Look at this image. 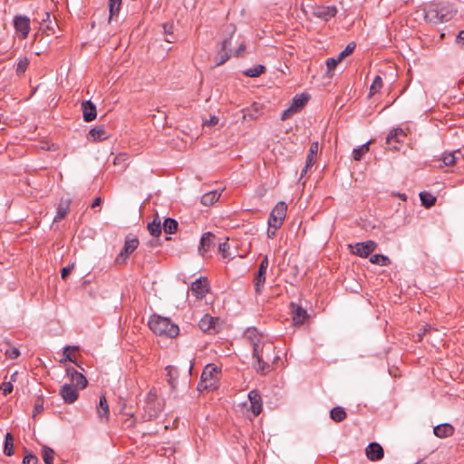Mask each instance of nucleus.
<instances>
[{"label":"nucleus","mask_w":464,"mask_h":464,"mask_svg":"<svg viewBox=\"0 0 464 464\" xmlns=\"http://www.w3.org/2000/svg\"><path fill=\"white\" fill-rule=\"evenodd\" d=\"M295 112L294 111V110L292 108H287L286 110H285L281 115V120L282 121H285L286 119H288L290 116H292L293 114H295Z\"/></svg>","instance_id":"nucleus-58"},{"label":"nucleus","mask_w":464,"mask_h":464,"mask_svg":"<svg viewBox=\"0 0 464 464\" xmlns=\"http://www.w3.org/2000/svg\"><path fill=\"white\" fill-rule=\"evenodd\" d=\"M53 457H54L53 450L47 446H44L43 448V459H44V463L53 462Z\"/></svg>","instance_id":"nucleus-45"},{"label":"nucleus","mask_w":464,"mask_h":464,"mask_svg":"<svg viewBox=\"0 0 464 464\" xmlns=\"http://www.w3.org/2000/svg\"><path fill=\"white\" fill-rule=\"evenodd\" d=\"M215 236L211 232L204 233L200 239V245L198 247L201 255H205L214 245Z\"/></svg>","instance_id":"nucleus-25"},{"label":"nucleus","mask_w":464,"mask_h":464,"mask_svg":"<svg viewBox=\"0 0 464 464\" xmlns=\"http://www.w3.org/2000/svg\"><path fill=\"white\" fill-rule=\"evenodd\" d=\"M220 195H221L220 192H218V190H213V191L205 193L201 197V203L205 206H211L218 200V198H220Z\"/></svg>","instance_id":"nucleus-30"},{"label":"nucleus","mask_w":464,"mask_h":464,"mask_svg":"<svg viewBox=\"0 0 464 464\" xmlns=\"http://www.w3.org/2000/svg\"><path fill=\"white\" fill-rule=\"evenodd\" d=\"M383 455V449L377 442H371L366 448V456L372 461L382 459Z\"/></svg>","instance_id":"nucleus-20"},{"label":"nucleus","mask_w":464,"mask_h":464,"mask_svg":"<svg viewBox=\"0 0 464 464\" xmlns=\"http://www.w3.org/2000/svg\"><path fill=\"white\" fill-rule=\"evenodd\" d=\"M37 16L41 19V28L44 31V33L47 35L53 34L55 33V27L58 25L55 21L53 23L50 21V13L44 11L42 14H40V13L37 12Z\"/></svg>","instance_id":"nucleus-16"},{"label":"nucleus","mask_w":464,"mask_h":464,"mask_svg":"<svg viewBox=\"0 0 464 464\" xmlns=\"http://www.w3.org/2000/svg\"><path fill=\"white\" fill-rule=\"evenodd\" d=\"M74 268V264H71L65 267H63L62 270H61V276L63 280L66 279V277L71 274V272L73 270Z\"/></svg>","instance_id":"nucleus-55"},{"label":"nucleus","mask_w":464,"mask_h":464,"mask_svg":"<svg viewBox=\"0 0 464 464\" xmlns=\"http://www.w3.org/2000/svg\"><path fill=\"white\" fill-rule=\"evenodd\" d=\"M28 65H29V61L27 58L24 57L23 59H20L17 63L16 73L18 75L24 74V72L26 71Z\"/></svg>","instance_id":"nucleus-48"},{"label":"nucleus","mask_w":464,"mask_h":464,"mask_svg":"<svg viewBox=\"0 0 464 464\" xmlns=\"http://www.w3.org/2000/svg\"><path fill=\"white\" fill-rule=\"evenodd\" d=\"M166 371L167 375L169 376V382L172 387H174L177 380V371L173 366L170 365L166 367Z\"/></svg>","instance_id":"nucleus-46"},{"label":"nucleus","mask_w":464,"mask_h":464,"mask_svg":"<svg viewBox=\"0 0 464 464\" xmlns=\"http://www.w3.org/2000/svg\"><path fill=\"white\" fill-rule=\"evenodd\" d=\"M218 118L217 116H212L209 121H206L205 124L208 126H215L218 123Z\"/></svg>","instance_id":"nucleus-60"},{"label":"nucleus","mask_w":464,"mask_h":464,"mask_svg":"<svg viewBox=\"0 0 464 464\" xmlns=\"http://www.w3.org/2000/svg\"><path fill=\"white\" fill-rule=\"evenodd\" d=\"M309 100V95L306 93H301L299 95H295L293 100L292 103L289 106L294 110V111L296 113L307 103Z\"/></svg>","instance_id":"nucleus-27"},{"label":"nucleus","mask_w":464,"mask_h":464,"mask_svg":"<svg viewBox=\"0 0 464 464\" xmlns=\"http://www.w3.org/2000/svg\"><path fill=\"white\" fill-rule=\"evenodd\" d=\"M220 369L214 364H208L203 369L200 382L198 384V391H213L218 389L220 379Z\"/></svg>","instance_id":"nucleus-4"},{"label":"nucleus","mask_w":464,"mask_h":464,"mask_svg":"<svg viewBox=\"0 0 464 464\" xmlns=\"http://www.w3.org/2000/svg\"><path fill=\"white\" fill-rule=\"evenodd\" d=\"M147 228L151 236L156 237L160 236L162 227L160 225V218H154L152 222L148 224Z\"/></svg>","instance_id":"nucleus-35"},{"label":"nucleus","mask_w":464,"mask_h":464,"mask_svg":"<svg viewBox=\"0 0 464 464\" xmlns=\"http://www.w3.org/2000/svg\"><path fill=\"white\" fill-rule=\"evenodd\" d=\"M164 34L166 36V41L168 43H174L176 38L174 36V24L172 22L166 23L163 24Z\"/></svg>","instance_id":"nucleus-41"},{"label":"nucleus","mask_w":464,"mask_h":464,"mask_svg":"<svg viewBox=\"0 0 464 464\" xmlns=\"http://www.w3.org/2000/svg\"><path fill=\"white\" fill-rule=\"evenodd\" d=\"M266 72V67L262 64H257L252 68L244 71V75L247 77H258Z\"/></svg>","instance_id":"nucleus-39"},{"label":"nucleus","mask_w":464,"mask_h":464,"mask_svg":"<svg viewBox=\"0 0 464 464\" xmlns=\"http://www.w3.org/2000/svg\"><path fill=\"white\" fill-rule=\"evenodd\" d=\"M190 291L197 299L204 298L209 291V284L208 279L206 277L197 279L192 283Z\"/></svg>","instance_id":"nucleus-11"},{"label":"nucleus","mask_w":464,"mask_h":464,"mask_svg":"<svg viewBox=\"0 0 464 464\" xmlns=\"http://www.w3.org/2000/svg\"><path fill=\"white\" fill-rule=\"evenodd\" d=\"M38 459L34 454H28L24 457L23 464H37Z\"/></svg>","instance_id":"nucleus-53"},{"label":"nucleus","mask_w":464,"mask_h":464,"mask_svg":"<svg viewBox=\"0 0 464 464\" xmlns=\"http://www.w3.org/2000/svg\"><path fill=\"white\" fill-rule=\"evenodd\" d=\"M420 198L421 201V204L426 208H430L435 205L436 203V198L426 191H422L420 193Z\"/></svg>","instance_id":"nucleus-37"},{"label":"nucleus","mask_w":464,"mask_h":464,"mask_svg":"<svg viewBox=\"0 0 464 464\" xmlns=\"http://www.w3.org/2000/svg\"><path fill=\"white\" fill-rule=\"evenodd\" d=\"M44 398L39 396L36 398L34 407V414L33 417L34 418L37 414L41 413L44 411Z\"/></svg>","instance_id":"nucleus-49"},{"label":"nucleus","mask_w":464,"mask_h":464,"mask_svg":"<svg viewBox=\"0 0 464 464\" xmlns=\"http://www.w3.org/2000/svg\"><path fill=\"white\" fill-rule=\"evenodd\" d=\"M317 153H318V143L313 142L309 148V152L306 156L305 166L301 172L300 179H302L303 177L308 171V169H311L314 165Z\"/></svg>","instance_id":"nucleus-17"},{"label":"nucleus","mask_w":464,"mask_h":464,"mask_svg":"<svg viewBox=\"0 0 464 464\" xmlns=\"http://www.w3.org/2000/svg\"><path fill=\"white\" fill-rule=\"evenodd\" d=\"M248 399L250 401V411L255 416L259 415L263 410V401L259 392L256 390L250 391Z\"/></svg>","instance_id":"nucleus-14"},{"label":"nucleus","mask_w":464,"mask_h":464,"mask_svg":"<svg viewBox=\"0 0 464 464\" xmlns=\"http://www.w3.org/2000/svg\"><path fill=\"white\" fill-rule=\"evenodd\" d=\"M269 266L268 256H265L259 264L258 271L256 273L253 283L256 294L260 295L266 283V275Z\"/></svg>","instance_id":"nucleus-7"},{"label":"nucleus","mask_w":464,"mask_h":464,"mask_svg":"<svg viewBox=\"0 0 464 464\" xmlns=\"http://www.w3.org/2000/svg\"><path fill=\"white\" fill-rule=\"evenodd\" d=\"M82 111L83 120L86 122L93 121L97 116L96 106L91 101H85L82 103Z\"/></svg>","instance_id":"nucleus-22"},{"label":"nucleus","mask_w":464,"mask_h":464,"mask_svg":"<svg viewBox=\"0 0 464 464\" xmlns=\"http://www.w3.org/2000/svg\"><path fill=\"white\" fill-rule=\"evenodd\" d=\"M14 26L19 37L25 39L30 32V19L27 16L16 15L14 18Z\"/></svg>","instance_id":"nucleus-12"},{"label":"nucleus","mask_w":464,"mask_h":464,"mask_svg":"<svg viewBox=\"0 0 464 464\" xmlns=\"http://www.w3.org/2000/svg\"><path fill=\"white\" fill-rule=\"evenodd\" d=\"M0 389L2 390L4 395H8L13 392L14 386L11 382H4L1 384Z\"/></svg>","instance_id":"nucleus-52"},{"label":"nucleus","mask_w":464,"mask_h":464,"mask_svg":"<svg viewBox=\"0 0 464 464\" xmlns=\"http://www.w3.org/2000/svg\"><path fill=\"white\" fill-rule=\"evenodd\" d=\"M101 203H102V198H96L93 200L92 204V208H95V207H97V206H100V205H101Z\"/></svg>","instance_id":"nucleus-64"},{"label":"nucleus","mask_w":464,"mask_h":464,"mask_svg":"<svg viewBox=\"0 0 464 464\" xmlns=\"http://www.w3.org/2000/svg\"><path fill=\"white\" fill-rule=\"evenodd\" d=\"M382 88V79L381 76L377 75L375 76L372 85H371V88H370V95H374L375 93H377L378 92H380V90Z\"/></svg>","instance_id":"nucleus-44"},{"label":"nucleus","mask_w":464,"mask_h":464,"mask_svg":"<svg viewBox=\"0 0 464 464\" xmlns=\"http://www.w3.org/2000/svg\"><path fill=\"white\" fill-rule=\"evenodd\" d=\"M276 230H277V229H275V228H273L272 227H269V226H268V228H267V237H268L269 238H274V237H275V236H276Z\"/></svg>","instance_id":"nucleus-61"},{"label":"nucleus","mask_w":464,"mask_h":464,"mask_svg":"<svg viewBox=\"0 0 464 464\" xmlns=\"http://www.w3.org/2000/svg\"><path fill=\"white\" fill-rule=\"evenodd\" d=\"M231 45V37L227 38L222 42L221 49L218 51L216 57V66L222 65L230 58V53L227 48Z\"/></svg>","instance_id":"nucleus-21"},{"label":"nucleus","mask_w":464,"mask_h":464,"mask_svg":"<svg viewBox=\"0 0 464 464\" xmlns=\"http://www.w3.org/2000/svg\"><path fill=\"white\" fill-rule=\"evenodd\" d=\"M218 251L221 253L224 258H232L231 253L229 252V245L227 242L218 244Z\"/></svg>","instance_id":"nucleus-47"},{"label":"nucleus","mask_w":464,"mask_h":464,"mask_svg":"<svg viewBox=\"0 0 464 464\" xmlns=\"http://www.w3.org/2000/svg\"><path fill=\"white\" fill-rule=\"evenodd\" d=\"M70 201H61L57 208L56 216L53 218V222H59L64 218L69 211Z\"/></svg>","instance_id":"nucleus-31"},{"label":"nucleus","mask_w":464,"mask_h":464,"mask_svg":"<svg viewBox=\"0 0 464 464\" xmlns=\"http://www.w3.org/2000/svg\"><path fill=\"white\" fill-rule=\"evenodd\" d=\"M161 411L162 404L158 399L156 390L153 388L150 390L146 396L144 414L142 418L144 420H150L154 418H157Z\"/></svg>","instance_id":"nucleus-5"},{"label":"nucleus","mask_w":464,"mask_h":464,"mask_svg":"<svg viewBox=\"0 0 464 464\" xmlns=\"http://www.w3.org/2000/svg\"><path fill=\"white\" fill-rule=\"evenodd\" d=\"M406 133L402 129L397 128L390 131L386 138V142L392 144V142L401 143L403 142Z\"/></svg>","instance_id":"nucleus-28"},{"label":"nucleus","mask_w":464,"mask_h":464,"mask_svg":"<svg viewBox=\"0 0 464 464\" xmlns=\"http://www.w3.org/2000/svg\"><path fill=\"white\" fill-rule=\"evenodd\" d=\"M97 415L103 422H108L110 419L109 403L104 395L100 397L99 405L97 406Z\"/></svg>","instance_id":"nucleus-23"},{"label":"nucleus","mask_w":464,"mask_h":464,"mask_svg":"<svg viewBox=\"0 0 464 464\" xmlns=\"http://www.w3.org/2000/svg\"><path fill=\"white\" fill-rule=\"evenodd\" d=\"M253 355L256 358L257 365L256 369L263 375L267 374L271 369V362L278 359L279 356L275 353V346L272 343L264 342L262 343H255Z\"/></svg>","instance_id":"nucleus-1"},{"label":"nucleus","mask_w":464,"mask_h":464,"mask_svg":"<svg viewBox=\"0 0 464 464\" xmlns=\"http://www.w3.org/2000/svg\"><path fill=\"white\" fill-rule=\"evenodd\" d=\"M245 51H246V45H245V44L242 43V44H239V46L236 50L235 55L237 57H241V56H243Z\"/></svg>","instance_id":"nucleus-59"},{"label":"nucleus","mask_w":464,"mask_h":464,"mask_svg":"<svg viewBox=\"0 0 464 464\" xmlns=\"http://www.w3.org/2000/svg\"><path fill=\"white\" fill-rule=\"evenodd\" d=\"M453 6L448 3L431 5L425 12V20L429 23L439 24L448 22L456 14Z\"/></svg>","instance_id":"nucleus-2"},{"label":"nucleus","mask_w":464,"mask_h":464,"mask_svg":"<svg viewBox=\"0 0 464 464\" xmlns=\"http://www.w3.org/2000/svg\"><path fill=\"white\" fill-rule=\"evenodd\" d=\"M370 143H371V141H368V142L362 144V146L353 149V158L354 160L359 161V160H361L362 159V157L370 150Z\"/></svg>","instance_id":"nucleus-34"},{"label":"nucleus","mask_w":464,"mask_h":464,"mask_svg":"<svg viewBox=\"0 0 464 464\" xmlns=\"http://www.w3.org/2000/svg\"><path fill=\"white\" fill-rule=\"evenodd\" d=\"M107 138L108 135L103 126L92 128L87 135V139L92 141L104 140Z\"/></svg>","instance_id":"nucleus-26"},{"label":"nucleus","mask_w":464,"mask_h":464,"mask_svg":"<svg viewBox=\"0 0 464 464\" xmlns=\"http://www.w3.org/2000/svg\"><path fill=\"white\" fill-rule=\"evenodd\" d=\"M66 374L70 378L69 384H72L75 388L84 389L87 386L88 381L86 377L73 367H67Z\"/></svg>","instance_id":"nucleus-10"},{"label":"nucleus","mask_w":464,"mask_h":464,"mask_svg":"<svg viewBox=\"0 0 464 464\" xmlns=\"http://www.w3.org/2000/svg\"><path fill=\"white\" fill-rule=\"evenodd\" d=\"M60 395L65 403H73L79 397L77 388H73L72 384L65 383L61 387Z\"/></svg>","instance_id":"nucleus-15"},{"label":"nucleus","mask_w":464,"mask_h":464,"mask_svg":"<svg viewBox=\"0 0 464 464\" xmlns=\"http://www.w3.org/2000/svg\"><path fill=\"white\" fill-rule=\"evenodd\" d=\"M139 246V239L137 237H127L125 239L124 246L116 257L118 264L125 263L128 256L134 252Z\"/></svg>","instance_id":"nucleus-9"},{"label":"nucleus","mask_w":464,"mask_h":464,"mask_svg":"<svg viewBox=\"0 0 464 464\" xmlns=\"http://www.w3.org/2000/svg\"><path fill=\"white\" fill-rule=\"evenodd\" d=\"M338 63L339 62L335 58H328L326 60V66L328 72L334 70Z\"/></svg>","instance_id":"nucleus-56"},{"label":"nucleus","mask_w":464,"mask_h":464,"mask_svg":"<svg viewBox=\"0 0 464 464\" xmlns=\"http://www.w3.org/2000/svg\"><path fill=\"white\" fill-rule=\"evenodd\" d=\"M127 159H128V156L126 153H120L114 157L113 164L114 165H121L127 160Z\"/></svg>","instance_id":"nucleus-54"},{"label":"nucleus","mask_w":464,"mask_h":464,"mask_svg":"<svg viewBox=\"0 0 464 464\" xmlns=\"http://www.w3.org/2000/svg\"><path fill=\"white\" fill-rule=\"evenodd\" d=\"M377 246V243L373 240L355 243L353 246L350 245L353 254L363 258L369 256Z\"/></svg>","instance_id":"nucleus-8"},{"label":"nucleus","mask_w":464,"mask_h":464,"mask_svg":"<svg viewBox=\"0 0 464 464\" xmlns=\"http://www.w3.org/2000/svg\"><path fill=\"white\" fill-rule=\"evenodd\" d=\"M162 228L167 234H173L177 231L178 222L174 218H168L164 220Z\"/></svg>","instance_id":"nucleus-38"},{"label":"nucleus","mask_w":464,"mask_h":464,"mask_svg":"<svg viewBox=\"0 0 464 464\" xmlns=\"http://www.w3.org/2000/svg\"><path fill=\"white\" fill-rule=\"evenodd\" d=\"M4 453L9 457L14 455V436L10 432H7L5 434Z\"/></svg>","instance_id":"nucleus-36"},{"label":"nucleus","mask_w":464,"mask_h":464,"mask_svg":"<svg viewBox=\"0 0 464 464\" xmlns=\"http://www.w3.org/2000/svg\"><path fill=\"white\" fill-rule=\"evenodd\" d=\"M330 417L335 422H342L346 419L347 414L343 407L337 406L331 410Z\"/></svg>","instance_id":"nucleus-32"},{"label":"nucleus","mask_w":464,"mask_h":464,"mask_svg":"<svg viewBox=\"0 0 464 464\" xmlns=\"http://www.w3.org/2000/svg\"><path fill=\"white\" fill-rule=\"evenodd\" d=\"M337 10L334 6H316L314 8L313 14L324 21L335 16Z\"/></svg>","instance_id":"nucleus-18"},{"label":"nucleus","mask_w":464,"mask_h":464,"mask_svg":"<svg viewBox=\"0 0 464 464\" xmlns=\"http://www.w3.org/2000/svg\"><path fill=\"white\" fill-rule=\"evenodd\" d=\"M430 326H429V325H425V326L423 327V329H422V332L419 334L420 340V339L422 338V336H423L424 334H426V333H427L428 331H430Z\"/></svg>","instance_id":"nucleus-63"},{"label":"nucleus","mask_w":464,"mask_h":464,"mask_svg":"<svg viewBox=\"0 0 464 464\" xmlns=\"http://www.w3.org/2000/svg\"><path fill=\"white\" fill-rule=\"evenodd\" d=\"M287 211V205L284 201L278 202L269 215L268 226L278 229L283 225Z\"/></svg>","instance_id":"nucleus-6"},{"label":"nucleus","mask_w":464,"mask_h":464,"mask_svg":"<svg viewBox=\"0 0 464 464\" xmlns=\"http://www.w3.org/2000/svg\"><path fill=\"white\" fill-rule=\"evenodd\" d=\"M5 354L9 359H16L20 355V351L16 347H11L5 352Z\"/></svg>","instance_id":"nucleus-51"},{"label":"nucleus","mask_w":464,"mask_h":464,"mask_svg":"<svg viewBox=\"0 0 464 464\" xmlns=\"http://www.w3.org/2000/svg\"><path fill=\"white\" fill-rule=\"evenodd\" d=\"M457 40L459 43L464 44V30H461L459 32V34L457 36Z\"/></svg>","instance_id":"nucleus-62"},{"label":"nucleus","mask_w":464,"mask_h":464,"mask_svg":"<svg viewBox=\"0 0 464 464\" xmlns=\"http://www.w3.org/2000/svg\"><path fill=\"white\" fill-rule=\"evenodd\" d=\"M259 116V111L256 104H254L252 108L243 111V120L251 121L257 119Z\"/></svg>","instance_id":"nucleus-40"},{"label":"nucleus","mask_w":464,"mask_h":464,"mask_svg":"<svg viewBox=\"0 0 464 464\" xmlns=\"http://www.w3.org/2000/svg\"><path fill=\"white\" fill-rule=\"evenodd\" d=\"M150 330L158 335H165L170 338L176 337L179 333V328L169 318L160 315H152L149 320Z\"/></svg>","instance_id":"nucleus-3"},{"label":"nucleus","mask_w":464,"mask_h":464,"mask_svg":"<svg viewBox=\"0 0 464 464\" xmlns=\"http://www.w3.org/2000/svg\"><path fill=\"white\" fill-rule=\"evenodd\" d=\"M371 263L379 265L382 266H385L390 264V259L388 256L382 254H375L370 258Z\"/></svg>","instance_id":"nucleus-43"},{"label":"nucleus","mask_w":464,"mask_h":464,"mask_svg":"<svg viewBox=\"0 0 464 464\" xmlns=\"http://www.w3.org/2000/svg\"><path fill=\"white\" fill-rule=\"evenodd\" d=\"M459 154H460L459 150H456V151H453V152H450V153H445L442 156V162L446 166H452V165H454L456 163V161L458 160V156L457 155H459Z\"/></svg>","instance_id":"nucleus-42"},{"label":"nucleus","mask_w":464,"mask_h":464,"mask_svg":"<svg viewBox=\"0 0 464 464\" xmlns=\"http://www.w3.org/2000/svg\"><path fill=\"white\" fill-rule=\"evenodd\" d=\"M245 337L250 341L253 348L255 343L258 342L259 343H262L265 342L264 337L255 328L247 329L245 332Z\"/></svg>","instance_id":"nucleus-29"},{"label":"nucleus","mask_w":464,"mask_h":464,"mask_svg":"<svg viewBox=\"0 0 464 464\" xmlns=\"http://www.w3.org/2000/svg\"><path fill=\"white\" fill-rule=\"evenodd\" d=\"M292 307V320L294 324L301 325L305 320L308 318L307 311L304 309L302 306L295 304L294 303L291 304Z\"/></svg>","instance_id":"nucleus-19"},{"label":"nucleus","mask_w":464,"mask_h":464,"mask_svg":"<svg viewBox=\"0 0 464 464\" xmlns=\"http://www.w3.org/2000/svg\"><path fill=\"white\" fill-rule=\"evenodd\" d=\"M219 319L218 317L205 314L199 321L198 326L203 332L214 334L218 332V324Z\"/></svg>","instance_id":"nucleus-13"},{"label":"nucleus","mask_w":464,"mask_h":464,"mask_svg":"<svg viewBox=\"0 0 464 464\" xmlns=\"http://www.w3.org/2000/svg\"><path fill=\"white\" fill-rule=\"evenodd\" d=\"M77 346H66L63 351V355L65 356L64 361H70L72 362H75L76 359L72 355L70 350H77Z\"/></svg>","instance_id":"nucleus-50"},{"label":"nucleus","mask_w":464,"mask_h":464,"mask_svg":"<svg viewBox=\"0 0 464 464\" xmlns=\"http://www.w3.org/2000/svg\"><path fill=\"white\" fill-rule=\"evenodd\" d=\"M454 427L450 423H442L434 427L433 432L435 436L440 439L448 438L453 435Z\"/></svg>","instance_id":"nucleus-24"},{"label":"nucleus","mask_w":464,"mask_h":464,"mask_svg":"<svg viewBox=\"0 0 464 464\" xmlns=\"http://www.w3.org/2000/svg\"><path fill=\"white\" fill-rule=\"evenodd\" d=\"M122 4V0H108L109 6V21H111L113 17L117 16L121 6Z\"/></svg>","instance_id":"nucleus-33"},{"label":"nucleus","mask_w":464,"mask_h":464,"mask_svg":"<svg viewBox=\"0 0 464 464\" xmlns=\"http://www.w3.org/2000/svg\"><path fill=\"white\" fill-rule=\"evenodd\" d=\"M355 49V44L350 43L346 45L345 49L342 51L343 53V55L348 56L351 54Z\"/></svg>","instance_id":"nucleus-57"}]
</instances>
